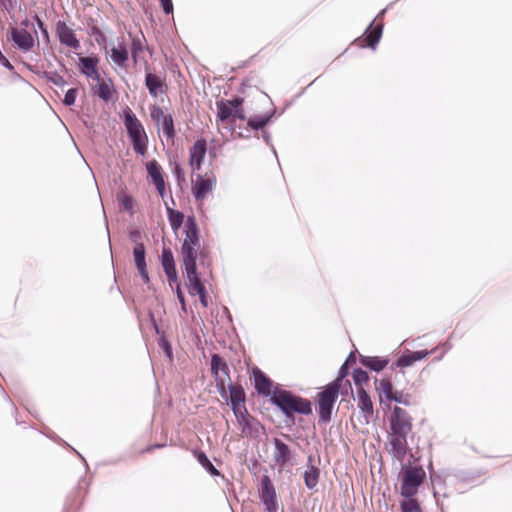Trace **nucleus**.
Segmentation results:
<instances>
[{
    "mask_svg": "<svg viewBox=\"0 0 512 512\" xmlns=\"http://www.w3.org/2000/svg\"><path fill=\"white\" fill-rule=\"evenodd\" d=\"M270 115H255L249 118L248 125L254 130L262 129L271 119Z\"/></svg>",
    "mask_w": 512,
    "mask_h": 512,
    "instance_id": "2f4dec72",
    "label": "nucleus"
},
{
    "mask_svg": "<svg viewBox=\"0 0 512 512\" xmlns=\"http://www.w3.org/2000/svg\"><path fill=\"white\" fill-rule=\"evenodd\" d=\"M218 114L217 117L220 121L224 122L230 119L233 115V109L224 100L216 103Z\"/></svg>",
    "mask_w": 512,
    "mask_h": 512,
    "instance_id": "7c9ffc66",
    "label": "nucleus"
},
{
    "mask_svg": "<svg viewBox=\"0 0 512 512\" xmlns=\"http://www.w3.org/2000/svg\"><path fill=\"white\" fill-rule=\"evenodd\" d=\"M77 94L78 90L76 88L69 89L64 96L63 103L66 106H72L75 103Z\"/></svg>",
    "mask_w": 512,
    "mask_h": 512,
    "instance_id": "37998d69",
    "label": "nucleus"
},
{
    "mask_svg": "<svg viewBox=\"0 0 512 512\" xmlns=\"http://www.w3.org/2000/svg\"><path fill=\"white\" fill-rule=\"evenodd\" d=\"M144 41V37H132L131 55L135 63L139 54L144 50Z\"/></svg>",
    "mask_w": 512,
    "mask_h": 512,
    "instance_id": "f704fd0d",
    "label": "nucleus"
},
{
    "mask_svg": "<svg viewBox=\"0 0 512 512\" xmlns=\"http://www.w3.org/2000/svg\"><path fill=\"white\" fill-rule=\"evenodd\" d=\"M432 351L422 350V351H407L405 352L396 362L398 367H408L411 366L414 362L420 361L426 358Z\"/></svg>",
    "mask_w": 512,
    "mask_h": 512,
    "instance_id": "5701e85b",
    "label": "nucleus"
},
{
    "mask_svg": "<svg viewBox=\"0 0 512 512\" xmlns=\"http://www.w3.org/2000/svg\"><path fill=\"white\" fill-rule=\"evenodd\" d=\"M119 200L121 202L122 207L129 213H133V199L131 196L126 194H121L119 196Z\"/></svg>",
    "mask_w": 512,
    "mask_h": 512,
    "instance_id": "79ce46f5",
    "label": "nucleus"
},
{
    "mask_svg": "<svg viewBox=\"0 0 512 512\" xmlns=\"http://www.w3.org/2000/svg\"><path fill=\"white\" fill-rule=\"evenodd\" d=\"M267 512H278V502L265 506Z\"/></svg>",
    "mask_w": 512,
    "mask_h": 512,
    "instance_id": "5fc2aeb1",
    "label": "nucleus"
},
{
    "mask_svg": "<svg viewBox=\"0 0 512 512\" xmlns=\"http://www.w3.org/2000/svg\"><path fill=\"white\" fill-rule=\"evenodd\" d=\"M259 497L264 506L277 503L275 488L267 475L261 478Z\"/></svg>",
    "mask_w": 512,
    "mask_h": 512,
    "instance_id": "f8f14e48",
    "label": "nucleus"
},
{
    "mask_svg": "<svg viewBox=\"0 0 512 512\" xmlns=\"http://www.w3.org/2000/svg\"><path fill=\"white\" fill-rule=\"evenodd\" d=\"M164 272L167 276L170 286H172L173 283L178 282V275H177L176 268H173L171 270H165Z\"/></svg>",
    "mask_w": 512,
    "mask_h": 512,
    "instance_id": "de8ad7c7",
    "label": "nucleus"
},
{
    "mask_svg": "<svg viewBox=\"0 0 512 512\" xmlns=\"http://www.w3.org/2000/svg\"><path fill=\"white\" fill-rule=\"evenodd\" d=\"M232 118H239V119L243 120L244 119V114H243L242 109H240V108L234 109L233 110Z\"/></svg>",
    "mask_w": 512,
    "mask_h": 512,
    "instance_id": "603ef678",
    "label": "nucleus"
},
{
    "mask_svg": "<svg viewBox=\"0 0 512 512\" xmlns=\"http://www.w3.org/2000/svg\"><path fill=\"white\" fill-rule=\"evenodd\" d=\"M185 237L181 244V258L187 279L198 277L197 261L205 265L208 250L201 246L200 232L194 216H188L184 226Z\"/></svg>",
    "mask_w": 512,
    "mask_h": 512,
    "instance_id": "f257e3e1",
    "label": "nucleus"
},
{
    "mask_svg": "<svg viewBox=\"0 0 512 512\" xmlns=\"http://www.w3.org/2000/svg\"><path fill=\"white\" fill-rule=\"evenodd\" d=\"M373 23L370 24L366 31V41L369 47L375 49L381 38L383 26L382 24L373 25Z\"/></svg>",
    "mask_w": 512,
    "mask_h": 512,
    "instance_id": "bb28decb",
    "label": "nucleus"
},
{
    "mask_svg": "<svg viewBox=\"0 0 512 512\" xmlns=\"http://www.w3.org/2000/svg\"><path fill=\"white\" fill-rule=\"evenodd\" d=\"M148 175L152 179L158 193L161 197L165 195V181L162 176L161 167L159 164L153 160L147 163L146 165Z\"/></svg>",
    "mask_w": 512,
    "mask_h": 512,
    "instance_id": "4468645a",
    "label": "nucleus"
},
{
    "mask_svg": "<svg viewBox=\"0 0 512 512\" xmlns=\"http://www.w3.org/2000/svg\"><path fill=\"white\" fill-rule=\"evenodd\" d=\"M356 362V356L354 352H351L344 363L347 365L354 364Z\"/></svg>",
    "mask_w": 512,
    "mask_h": 512,
    "instance_id": "864d4df0",
    "label": "nucleus"
},
{
    "mask_svg": "<svg viewBox=\"0 0 512 512\" xmlns=\"http://www.w3.org/2000/svg\"><path fill=\"white\" fill-rule=\"evenodd\" d=\"M145 135L136 138H130L133 144V149L137 154L144 155L146 153V143L144 141Z\"/></svg>",
    "mask_w": 512,
    "mask_h": 512,
    "instance_id": "ea45409f",
    "label": "nucleus"
},
{
    "mask_svg": "<svg viewBox=\"0 0 512 512\" xmlns=\"http://www.w3.org/2000/svg\"><path fill=\"white\" fill-rule=\"evenodd\" d=\"M79 63L81 72L87 77L100 81V74L97 69L98 59L96 57H80Z\"/></svg>",
    "mask_w": 512,
    "mask_h": 512,
    "instance_id": "dca6fc26",
    "label": "nucleus"
},
{
    "mask_svg": "<svg viewBox=\"0 0 512 512\" xmlns=\"http://www.w3.org/2000/svg\"><path fill=\"white\" fill-rule=\"evenodd\" d=\"M349 365L347 363H343L339 369L338 377L331 382V385H335L338 389L342 390V395L347 396L349 393H352V386L349 380L345 379L348 375Z\"/></svg>",
    "mask_w": 512,
    "mask_h": 512,
    "instance_id": "6ab92c4d",
    "label": "nucleus"
},
{
    "mask_svg": "<svg viewBox=\"0 0 512 512\" xmlns=\"http://www.w3.org/2000/svg\"><path fill=\"white\" fill-rule=\"evenodd\" d=\"M338 395H342V390L331 384L326 385L324 389L318 393V413L320 422L328 423L331 421L332 411Z\"/></svg>",
    "mask_w": 512,
    "mask_h": 512,
    "instance_id": "20e7f679",
    "label": "nucleus"
},
{
    "mask_svg": "<svg viewBox=\"0 0 512 512\" xmlns=\"http://www.w3.org/2000/svg\"><path fill=\"white\" fill-rule=\"evenodd\" d=\"M211 372L215 378L216 387L219 392L225 391V382L229 379V368L227 363L218 355L211 356Z\"/></svg>",
    "mask_w": 512,
    "mask_h": 512,
    "instance_id": "0eeeda50",
    "label": "nucleus"
},
{
    "mask_svg": "<svg viewBox=\"0 0 512 512\" xmlns=\"http://www.w3.org/2000/svg\"><path fill=\"white\" fill-rule=\"evenodd\" d=\"M263 139H264V141H265L267 144H269V142H270V135H269V133H267V132H263Z\"/></svg>",
    "mask_w": 512,
    "mask_h": 512,
    "instance_id": "bf43d9fd",
    "label": "nucleus"
},
{
    "mask_svg": "<svg viewBox=\"0 0 512 512\" xmlns=\"http://www.w3.org/2000/svg\"><path fill=\"white\" fill-rule=\"evenodd\" d=\"M353 380L358 389V388L362 387L363 383L368 382L369 377H368V374L366 371H364L362 369H355L353 371Z\"/></svg>",
    "mask_w": 512,
    "mask_h": 512,
    "instance_id": "58836bf2",
    "label": "nucleus"
},
{
    "mask_svg": "<svg viewBox=\"0 0 512 512\" xmlns=\"http://www.w3.org/2000/svg\"><path fill=\"white\" fill-rule=\"evenodd\" d=\"M197 460L198 462L204 467L211 475L217 476L219 475V471L213 466V464L210 462L208 457L204 452H198L197 453Z\"/></svg>",
    "mask_w": 512,
    "mask_h": 512,
    "instance_id": "72a5a7b5",
    "label": "nucleus"
},
{
    "mask_svg": "<svg viewBox=\"0 0 512 512\" xmlns=\"http://www.w3.org/2000/svg\"><path fill=\"white\" fill-rule=\"evenodd\" d=\"M314 459L312 456L308 457V465L307 469L304 472V482L308 489H313L318 484L319 479V469L313 464Z\"/></svg>",
    "mask_w": 512,
    "mask_h": 512,
    "instance_id": "393cba45",
    "label": "nucleus"
},
{
    "mask_svg": "<svg viewBox=\"0 0 512 512\" xmlns=\"http://www.w3.org/2000/svg\"><path fill=\"white\" fill-rule=\"evenodd\" d=\"M22 25H23V26H25V27H27V26L29 25V20H27V19H26V20H24V21L22 22Z\"/></svg>",
    "mask_w": 512,
    "mask_h": 512,
    "instance_id": "052dcab7",
    "label": "nucleus"
},
{
    "mask_svg": "<svg viewBox=\"0 0 512 512\" xmlns=\"http://www.w3.org/2000/svg\"><path fill=\"white\" fill-rule=\"evenodd\" d=\"M151 118L155 121L156 125L160 127V123L167 117L163 109L159 106L154 105L151 108Z\"/></svg>",
    "mask_w": 512,
    "mask_h": 512,
    "instance_id": "a19ab883",
    "label": "nucleus"
},
{
    "mask_svg": "<svg viewBox=\"0 0 512 512\" xmlns=\"http://www.w3.org/2000/svg\"><path fill=\"white\" fill-rule=\"evenodd\" d=\"M35 20H36V22H37V26H38V27H39V28H40V29H41L45 34H47V31H46V29L44 28V24H43V22L41 21V19H40L37 15L35 16Z\"/></svg>",
    "mask_w": 512,
    "mask_h": 512,
    "instance_id": "6e6d98bb",
    "label": "nucleus"
},
{
    "mask_svg": "<svg viewBox=\"0 0 512 512\" xmlns=\"http://www.w3.org/2000/svg\"><path fill=\"white\" fill-rule=\"evenodd\" d=\"M254 381H255V388L257 392L263 396H269L272 393L271 387L272 382L271 380L259 369H255L254 372Z\"/></svg>",
    "mask_w": 512,
    "mask_h": 512,
    "instance_id": "aec40b11",
    "label": "nucleus"
},
{
    "mask_svg": "<svg viewBox=\"0 0 512 512\" xmlns=\"http://www.w3.org/2000/svg\"><path fill=\"white\" fill-rule=\"evenodd\" d=\"M357 405L363 416L368 419L373 415V404L370 396L363 387L357 389Z\"/></svg>",
    "mask_w": 512,
    "mask_h": 512,
    "instance_id": "a211bd4d",
    "label": "nucleus"
},
{
    "mask_svg": "<svg viewBox=\"0 0 512 512\" xmlns=\"http://www.w3.org/2000/svg\"><path fill=\"white\" fill-rule=\"evenodd\" d=\"M390 401H395L396 403L410 406L412 404V396L409 393H404L403 391H394Z\"/></svg>",
    "mask_w": 512,
    "mask_h": 512,
    "instance_id": "e433bc0d",
    "label": "nucleus"
},
{
    "mask_svg": "<svg viewBox=\"0 0 512 512\" xmlns=\"http://www.w3.org/2000/svg\"><path fill=\"white\" fill-rule=\"evenodd\" d=\"M48 79H49V81H51L52 83H54L55 85H57L59 87H63L64 85H66L65 79L58 73H51V75L48 77Z\"/></svg>",
    "mask_w": 512,
    "mask_h": 512,
    "instance_id": "c03bdc74",
    "label": "nucleus"
},
{
    "mask_svg": "<svg viewBox=\"0 0 512 512\" xmlns=\"http://www.w3.org/2000/svg\"><path fill=\"white\" fill-rule=\"evenodd\" d=\"M110 56L115 65L123 67L129 59V52L125 43L121 41L118 46H113Z\"/></svg>",
    "mask_w": 512,
    "mask_h": 512,
    "instance_id": "b1692460",
    "label": "nucleus"
},
{
    "mask_svg": "<svg viewBox=\"0 0 512 512\" xmlns=\"http://www.w3.org/2000/svg\"><path fill=\"white\" fill-rule=\"evenodd\" d=\"M167 216L174 233L180 229L184 222V214L180 211L167 207Z\"/></svg>",
    "mask_w": 512,
    "mask_h": 512,
    "instance_id": "cd10ccee",
    "label": "nucleus"
},
{
    "mask_svg": "<svg viewBox=\"0 0 512 512\" xmlns=\"http://www.w3.org/2000/svg\"><path fill=\"white\" fill-rule=\"evenodd\" d=\"M388 420L387 451L393 458L402 461L408 450L407 436L412 431V418L406 410L395 406Z\"/></svg>",
    "mask_w": 512,
    "mask_h": 512,
    "instance_id": "f03ea898",
    "label": "nucleus"
},
{
    "mask_svg": "<svg viewBox=\"0 0 512 512\" xmlns=\"http://www.w3.org/2000/svg\"><path fill=\"white\" fill-rule=\"evenodd\" d=\"M129 238L132 242L135 243V245L137 244H143L141 242V238H142V235H141V232L138 230V229H132L130 230L129 232Z\"/></svg>",
    "mask_w": 512,
    "mask_h": 512,
    "instance_id": "49530a36",
    "label": "nucleus"
},
{
    "mask_svg": "<svg viewBox=\"0 0 512 512\" xmlns=\"http://www.w3.org/2000/svg\"><path fill=\"white\" fill-rule=\"evenodd\" d=\"M206 150L207 144L204 139L197 140L190 149V166L193 170H199L201 168Z\"/></svg>",
    "mask_w": 512,
    "mask_h": 512,
    "instance_id": "9b49d317",
    "label": "nucleus"
},
{
    "mask_svg": "<svg viewBox=\"0 0 512 512\" xmlns=\"http://www.w3.org/2000/svg\"><path fill=\"white\" fill-rule=\"evenodd\" d=\"M225 102L230 105V107L234 110V109H238L240 108V106L242 105L243 103V98H240V97H235L231 100H225Z\"/></svg>",
    "mask_w": 512,
    "mask_h": 512,
    "instance_id": "8fccbe9b",
    "label": "nucleus"
},
{
    "mask_svg": "<svg viewBox=\"0 0 512 512\" xmlns=\"http://www.w3.org/2000/svg\"><path fill=\"white\" fill-rule=\"evenodd\" d=\"M401 510L402 512H421L418 502L413 498L402 501Z\"/></svg>",
    "mask_w": 512,
    "mask_h": 512,
    "instance_id": "4c0bfd02",
    "label": "nucleus"
},
{
    "mask_svg": "<svg viewBox=\"0 0 512 512\" xmlns=\"http://www.w3.org/2000/svg\"><path fill=\"white\" fill-rule=\"evenodd\" d=\"M11 38L21 50L29 51L34 46L33 36L25 29L13 28L11 30Z\"/></svg>",
    "mask_w": 512,
    "mask_h": 512,
    "instance_id": "ddd939ff",
    "label": "nucleus"
},
{
    "mask_svg": "<svg viewBox=\"0 0 512 512\" xmlns=\"http://www.w3.org/2000/svg\"><path fill=\"white\" fill-rule=\"evenodd\" d=\"M187 281H188L189 293L191 295L197 294L199 296L201 304L204 307H207L208 299H207L206 288L203 285V283L201 282L200 277L198 276V277L190 278V279H187Z\"/></svg>",
    "mask_w": 512,
    "mask_h": 512,
    "instance_id": "4be33fe9",
    "label": "nucleus"
},
{
    "mask_svg": "<svg viewBox=\"0 0 512 512\" xmlns=\"http://www.w3.org/2000/svg\"><path fill=\"white\" fill-rule=\"evenodd\" d=\"M161 265L164 271L176 268L174 256L170 248H163L161 254Z\"/></svg>",
    "mask_w": 512,
    "mask_h": 512,
    "instance_id": "c756f323",
    "label": "nucleus"
},
{
    "mask_svg": "<svg viewBox=\"0 0 512 512\" xmlns=\"http://www.w3.org/2000/svg\"><path fill=\"white\" fill-rule=\"evenodd\" d=\"M230 402L233 413L240 424L246 423L247 410L245 407V392L240 385H229Z\"/></svg>",
    "mask_w": 512,
    "mask_h": 512,
    "instance_id": "423d86ee",
    "label": "nucleus"
},
{
    "mask_svg": "<svg viewBox=\"0 0 512 512\" xmlns=\"http://www.w3.org/2000/svg\"><path fill=\"white\" fill-rule=\"evenodd\" d=\"M360 363L372 371L379 372L388 364V360L377 356H360Z\"/></svg>",
    "mask_w": 512,
    "mask_h": 512,
    "instance_id": "a878e982",
    "label": "nucleus"
},
{
    "mask_svg": "<svg viewBox=\"0 0 512 512\" xmlns=\"http://www.w3.org/2000/svg\"><path fill=\"white\" fill-rule=\"evenodd\" d=\"M97 82H98V86H97V90L95 91V94L100 99H102L104 101H108L111 98L112 91H113V84H112L111 80L106 82V81H102L100 79V81H97Z\"/></svg>",
    "mask_w": 512,
    "mask_h": 512,
    "instance_id": "c85d7f7f",
    "label": "nucleus"
},
{
    "mask_svg": "<svg viewBox=\"0 0 512 512\" xmlns=\"http://www.w3.org/2000/svg\"><path fill=\"white\" fill-rule=\"evenodd\" d=\"M164 445L163 444H155V445H151V446H148L146 449H145V452H151L153 449L155 448H161L163 447Z\"/></svg>",
    "mask_w": 512,
    "mask_h": 512,
    "instance_id": "13d9d810",
    "label": "nucleus"
},
{
    "mask_svg": "<svg viewBox=\"0 0 512 512\" xmlns=\"http://www.w3.org/2000/svg\"><path fill=\"white\" fill-rule=\"evenodd\" d=\"M146 250L144 244H137L134 246L133 249V256L136 268L141 275L144 283L149 284L150 278L147 271V265H146Z\"/></svg>",
    "mask_w": 512,
    "mask_h": 512,
    "instance_id": "9d476101",
    "label": "nucleus"
},
{
    "mask_svg": "<svg viewBox=\"0 0 512 512\" xmlns=\"http://www.w3.org/2000/svg\"><path fill=\"white\" fill-rule=\"evenodd\" d=\"M160 347L163 349L164 353L168 358H172V347L171 344L166 339H161L159 342Z\"/></svg>",
    "mask_w": 512,
    "mask_h": 512,
    "instance_id": "a18cd8bd",
    "label": "nucleus"
},
{
    "mask_svg": "<svg viewBox=\"0 0 512 512\" xmlns=\"http://www.w3.org/2000/svg\"><path fill=\"white\" fill-rule=\"evenodd\" d=\"M56 31L59 37V41L62 45L72 49H78L80 47V42L76 38L75 33L70 27L66 25L65 22L59 21L57 23Z\"/></svg>",
    "mask_w": 512,
    "mask_h": 512,
    "instance_id": "1a4fd4ad",
    "label": "nucleus"
},
{
    "mask_svg": "<svg viewBox=\"0 0 512 512\" xmlns=\"http://www.w3.org/2000/svg\"><path fill=\"white\" fill-rule=\"evenodd\" d=\"M125 127L130 138H136L145 135L144 128L137 117L130 111L124 114Z\"/></svg>",
    "mask_w": 512,
    "mask_h": 512,
    "instance_id": "2eb2a0df",
    "label": "nucleus"
},
{
    "mask_svg": "<svg viewBox=\"0 0 512 512\" xmlns=\"http://www.w3.org/2000/svg\"><path fill=\"white\" fill-rule=\"evenodd\" d=\"M381 395H384L387 400H391L394 390L392 383L388 379H382L377 387Z\"/></svg>",
    "mask_w": 512,
    "mask_h": 512,
    "instance_id": "c9c22d12",
    "label": "nucleus"
},
{
    "mask_svg": "<svg viewBox=\"0 0 512 512\" xmlns=\"http://www.w3.org/2000/svg\"><path fill=\"white\" fill-rule=\"evenodd\" d=\"M160 127L163 131V134L168 139H173L175 136L174 123L173 118L170 114L160 123Z\"/></svg>",
    "mask_w": 512,
    "mask_h": 512,
    "instance_id": "473e14b6",
    "label": "nucleus"
},
{
    "mask_svg": "<svg viewBox=\"0 0 512 512\" xmlns=\"http://www.w3.org/2000/svg\"><path fill=\"white\" fill-rule=\"evenodd\" d=\"M174 173L178 179L183 177L182 169L178 165L175 166Z\"/></svg>",
    "mask_w": 512,
    "mask_h": 512,
    "instance_id": "4d7b16f0",
    "label": "nucleus"
},
{
    "mask_svg": "<svg viewBox=\"0 0 512 512\" xmlns=\"http://www.w3.org/2000/svg\"><path fill=\"white\" fill-rule=\"evenodd\" d=\"M273 442L275 446L273 455L274 461L280 466L286 465L291 458V450L289 446L278 438H274Z\"/></svg>",
    "mask_w": 512,
    "mask_h": 512,
    "instance_id": "f3484780",
    "label": "nucleus"
},
{
    "mask_svg": "<svg viewBox=\"0 0 512 512\" xmlns=\"http://www.w3.org/2000/svg\"><path fill=\"white\" fill-rule=\"evenodd\" d=\"M160 3H161V6L163 8V11L166 13V14H170L173 12V4H172V0H159Z\"/></svg>",
    "mask_w": 512,
    "mask_h": 512,
    "instance_id": "3c124183",
    "label": "nucleus"
},
{
    "mask_svg": "<svg viewBox=\"0 0 512 512\" xmlns=\"http://www.w3.org/2000/svg\"><path fill=\"white\" fill-rule=\"evenodd\" d=\"M145 85L149 91V94L154 98H156L159 94L164 93L165 83L156 74L146 73Z\"/></svg>",
    "mask_w": 512,
    "mask_h": 512,
    "instance_id": "412c9836",
    "label": "nucleus"
},
{
    "mask_svg": "<svg viewBox=\"0 0 512 512\" xmlns=\"http://www.w3.org/2000/svg\"><path fill=\"white\" fill-rule=\"evenodd\" d=\"M271 402L287 417H291L294 413L308 415L312 412L311 404L308 400L295 396L287 390L276 389L271 396Z\"/></svg>",
    "mask_w": 512,
    "mask_h": 512,
    "instance_id": "7ed1b4c3",
    "label": "nucleus"
},
{
    "mask_svg": "<svg viewBox=\"0 0 512 512\" xmlns=\"http://www.w3.org/2000/svg\"><path fill=\"white\" fill-rule=\"evenodd\" d=\"M176 295H177V298L181 304V309L183 312H186V303H185V297H184V294L180 288V285L177 284L176 286Z\"/></svg>",
    "mask_w": 512,
    "mask_h": 512,
    "instance_id": "09e8293b",
    "label": "nucleus"
},
{
    "mask_svg": "<svg viewBox=\"0 0 512 512\" xmlns=\"http://www.w3.org/2000/svg\"><path fill=\"white\" fill-rule=\"evenodd\" d=\"M216 185L215 177L204 178L201 175L196 176L192 182V193L197 202H202L211 193Z\"/></svg>",
    "mask_w": 512,
    "mask_h": 512,
    "instance_id": "6e6552de",
    "label": "nucleus"
},
{
    "mask_svg": "<svg viewBox=\"0 0 512 512\" xmlns=\"http://www.w3.org/2000/svg\"><path fill=\"white\" fill-rule=\"evenodd\" d=\"M426 476L421 466L409 467L403 472L401 483V495L405 498H412L418 492Z\"/></svg>",
    "mask_w": 512,
    "mask_h": 512,
    "instance_id": "39448f33",
    "label": "nucleus"
}]
</instances>
